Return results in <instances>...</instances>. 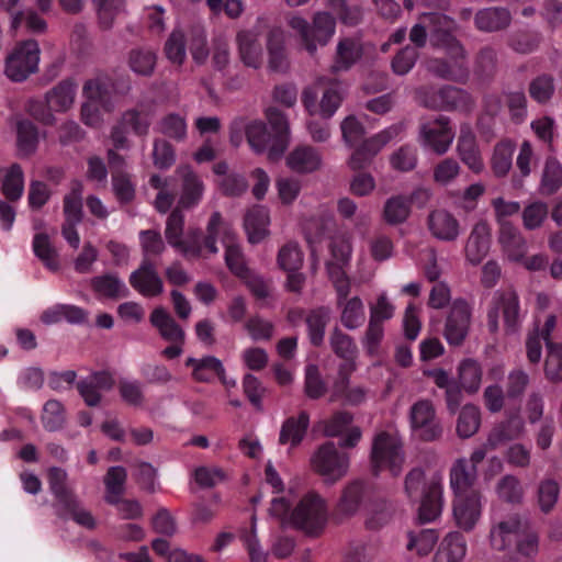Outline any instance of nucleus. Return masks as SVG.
<instances>
[{
  "label": "nucleus",
  "instance_id": "obj_57",
  "mask_svg": "<svg viewBox=\"0 0 562 562\" xmlns=\"http://www.w3.org/2000/svg\"><path fill=\"white\" fill-rule=\"evenodd\" d=\"M99 21L104 29L113 25L114 20L124 12L125 0H92Z\"/></svg>",
  "mask_w": 562,
  "mask_h": 562
},
{
  "label": "nucleus",
  "instance_id": "obj_58",
  "mask_svg": "<svg viewBox=\"0 0 562 562\" xmlns=\"http://www.w3.org/2000/svg\"><path fill=\"white\" fill-rule=\"evenodd\" d=\"M126 481V471L122 467H112L109 469L104 484L106 487L105 499L108 503H117L119 497L124 491Z\"/></svg>",
  "mask_w": 562,
  "mask_h": 562
},
{
  "label": "nucleus",
  "instance_id": "obj_5",
  "mask_svg": "<svg viewBox=\"0 0 562 562\" xmlns=\"http://www.w3.org/2000/svg\"><path fill=\"white\" fill-rule=\"evenodd\" d=\"M427 18L434 24L431 32L437 36L442 35V40L447 44L449 53L454 58L451 64L439 59L431 60L428 65L429 70L447 79L460 80L465 78L467 68L462 60L463 48L450 36V32L453 29V21L443 14H430Z\"/></svg>",
  "mask_w": 562,
  "mask_h": 562
},
{
  "label": "nucleus",
  "instance_id": "obj_31",
  "mask_svg": "<svg viewBox=\"0 0 562 562\" xmlns=\"http://www.w3.org/2000/svg\"><path fill=\"white\" fill-rule=\"evenodd\" d=\"M430 234L442 241H454L460 236V224L453 214L443 209L434 210L427 220Z\"/></svg>",
  "mask_w": 562,
  "mask_h": 562
},
{
  "label": "nucleus",
  "instance_id": "obj_46",
  "mask_svg": "<svg viewBox=\"0 0 562 562\" xmlns=\"http://www.w3.org/2000/svg\"><path fill=\"white\" fill-rule=\"evenodd\" d=\"M286 164L295 171L311 172L319 167L321 157L313 148L300 147L290 154Z\"/></svg>",
  "mask_w": 562,
  "mask_h": 562
},
{
  "label": "nucleus",
  "instance_id": "obj_21",
  "mask_svg": "<svg viewBox=\"0 0 562 562\" xmlns=\"http://www.w3.org/2000/svg\"><path fill=\"white\" fill-rule=\"evenodd\" d=\"M524 520L518 514L493 520L488 533V543L493 551L507 552L522 531Z\"/></svg>",
  "mask_w": 562,
  "mask_h": 562
},
{
  "label": "nucleus",
  "instance_id": "obj_52",
  "mask_svg": "<svg viewBox=\"0 0 562 562\" xmlns=\"http://www.w3.org/2000/svg\"><path fill=\"white\" fill-rule=\"evenodd\" d=\"M237 41L243 61L249 67H259L261 58L256 35L250 31H243L238 34Z\"/></svg>",
  "mask_w": 562,
  "mask_h": 562
},
{
  "label": "nucleus",
  "instance_id": "obj_22",
  "mask_svg": "<svg viewBox=\"0 0 562 562\" xmlns=\"http://www.w3.org/2000/svg\"><path fill=\"white\" fill-rule=\"evenodd\" d=\"M317 89L322 92L319 102H316V93L305 91L304 104L312 115H319L323 119H329L334 115L342 100V88L339 82L331 81L323 87V81L317 83Z\"/></svg>",
  "mask_w": 562,
  "mask_h": 562
},
{
  "label": "nucleus",
  "instance_id": "obj_33",
  "mask_svg": "<svg viewBox=\"0 0 562 562\" xmlns=\"http://www.w3.org/2000/svg\"><path fill=\"white\" fill-rule=\"evenodd\" d=\"M303 263V254L297 244L290 243L283 247V271H286V288L297 292L302 289L305 278L299 272Z\"/></svg>",
  "mask_w": 562,
  "mask_h": 562
},
{
  "label": "nucleus",
  "instance_id": "obj_23",
  "mask_svg": "<svg viewBox=\"0 0 562 562\" xmlns=\"http://www.w3.org/2000/svg\"><path fill=\"white\" fill-rule=\"evenodd\" d=\"M442 508L443 476L439 472H434L428 476L424 494L420 496L418 519L422 522L435 521L441 515Z\"/></svg>",
  "mask_w": 562,
  "mask_h": 562
},
{
  "label": "nucleus",
  "instance_id": "obj_63",
  "mask_svg": "<svg viewBox=\"0 0 562 562\" xmlns=\"http://www.w3.org/2000/svg\"><path fill=\"white\" fill-rule=\"evenodd\" d=\"M38 133L30 121H21L18 124V149L21 155H30L36 149Z\"/></svg>",
  "mask_w": 562,
  "mask_h": 562
},
{
  "label": "nucleus",
  "instance_id": "obj_61",
  "mask_svg": "<svg viewBox=\"0 0 562 562\" xmlns=\"http://www.w3.org/2000/svg\"><path fill=\"white\" fill-rule=\"evenodd\" d=\"M461 172V167L453 158L440 160L432 171V179L439 186H449L456 181Z\"/></svg>",
  "mask_w": 562,
  "mask_h": 562
},
{
  "label": "nucleus",
  "instance_id": "obj_45",
  "mask_svg": "<svg viewBox=\"0 0 562 562\" xmlns=\"http://www.w3.org/2000/svg\"><path fill=\"white\" fill-rule=\"evenodd\" d=\"M186 364L193 369V378L201 382H207L218 375H223V364L214 357L203 359L188 358Z\"/></svg>",
  "mask_w": 562,
  "mask_h": 562
},
{
  "label": "nucleus",
  "instance_id": "obj_3",
  "mask_svg": "<svg viewBox=\"0 0 562 562\" xmlns=\"http://www.w3.org/2000/svg\"><path fill=\"white\" fill-rule=\"evenodd\" d=\"M328 512L325 501L315 493L299 497L293 487L283 496V520L308 535H318L325 527Z\"/></svg>",
  "mask_w": 562,
  "mask_h": 562
},
{
  "label": "nucleus",
  "instance_id": "obj_53",
  "mask_svg": "<svg viewBox=\"0 0 562 562\" xmlns=\"http://www.w3.org/2000/svg\"><path fill=\"white\" fill-rule=\"evenodd\" d=\"M189 40V32L175 29L165 44L167 58L176 65H182L187 57L186 43Z\"/></svg>",
  "mask_w": 562,
  "mask_h": 562
},
{
  "label": "nucleus",
  "instance_id": "obj_50",
  "mask_svg": "<svg viewBox=\"0 0 562 562\" xmlns=\"http://www.w3.org/2000/svg\"><path fill=\"white\" fill-rule=\"evenodd\" d=\"M362 48L358 41L355 40H342L338 43L337 55L333 69L347 70L353 65L361 56Z\"/></svg>",
  "mask_w": 562,
  "mask_h": 562
},
{
  "label": "nucleus",
  "instance_id": "obj_30",
  "mask_svg": "<svg viewBox=\"0 0 562 562\" xmlns=\"http://www.w3.org/2000/svg\"><path fill=\"white\" fill-rule=\"evenodd\" d=\"M468 552L465 537L459 530L447 532L438 542L432 562H461Z\"/></svg>",
  "mask_w": 562,
  "mask_h": 562
},
{
  "label": "nucleus",
  "instance_id": "obj_1",
  "mask_svg": "<svg viewBox=\"0 0 562 562\" xmlns=\"http://www.w3.org/2000/svg\"><path fill=\"white\" fill-rule=\"evenodd\" d=\"M524 428L520 418H510L506 423L496 426L490 434L485 448L475 449L469 459H457L449 472V485L452 494L480 492L473 488L477 475V464L486 454V448L494 449L499 443L518 437Z\"/></svg>",
  "mask_w": 562,
  "mask_h": 562
},
{
  "label": "nucleus",
  "instance_id": "obj_8",
  "mask_svg": "<svg viewBox=\"0 0 562 562\" xmlns=\"http://www.w3.org/2000/svg\"><path fill=\"white\" fill-rule=\"evenodd\" d=\"M405 462L403 443L397 432L381 431L372 442L371 463L375 472L387 470L397 476Z\"/></svg>",
  "mask_w": 562,
  "mask_h": 562
},
{
  "label": "nucleus",
  "instance_id": "obj_44",
  "mask_svg": "<svg viewBox=\"0 0 562 562\" xmlns=\"http://www.w3.org/2000/svg\"><path fill=\"white\" fill-rule=\"evenodd\" d=\"M510 14L503 8H490L477 12L475 24L482 31L493 32L509 24Z\"/></svg>",
  "mask_w": 562,
  "mask_h": 562
},
{
  "label": "nucleus",
  "instance_id": "obj_10",
  "mask_svg": "<svg viewBox=\"0 0 562 562\" xmlns=\"http://www.w3.org/2000/svg\"><path fill=\"white\" fill-rule=\"evenodd\" d=\"M41 49L34 40L20 42L5 58L4 74L12 81H23L36 72Z\"/></svg>",
  "mask_w": 562,
  "mask_h": 562
},
{
  "label": "nucleus",
  "instance_id": "obj_55",
  "mask_svg": "<svg viewBox=\"0 0 562 562\" xmlns=\"http://www.w3.org/2000/svg\"><path fill=\"white\" fill-rule=\"evenodd\" d=\"M69 504L64 502L59 506H57V512L59 515L70 517L78 525L85 528H93L95 526V520L92 517L91 513L81 506L77 497L74 495L70 497Z\"/></svg>",
  "mask_w": 562,
  "mask_h": 562
},
{
  "label": "nucleus",
  "instance_id": "obj_36",
  "mask_svg": "<svg viewBox=\"0 0 562 562\" xmlns=\"http://www.w3.org/2000/svg\"><path fill=\"white\" fill-rule=\"evenodd\" d=\"M33 252L44 267L57 272L60 268L59 254L46 233H36L32 241Z\"/></svg>",
  "mask_w": 562,
  "mask_h": 562
},
{
  "label": "nucleus",
  "instance_id": "obj_54",
  "mask_svg": "<svg viewBox=\"0 0 562 562\" xmlns=\"http://www.w3.org/2000/svg\"><path fill=\"white\" fill-rule=\"evenodd\" d=\"M156 54L149 48H134L128 54V66L137 75L148 76L156 66Z\"/></svg>",
  "mask_w": 562,
  "mask_h": 562
},
{
  "label": "nucleus",
  "instance_id": "obj_32",
  "mask_svg": "<svg viewBox=\"0 0 562 562\" xmlns=\"http://www.w3.org/2000/svg\"><path fill=\"white\" fill-rule=\"evenodd\" d=\"M114 385L113 376L109 372H95L83 379L78 384V390L86 404L95 406L103 393Z\"/></svg>",
  "mask_w": 562,
  "mask_h": 562
},
{
  "label": "nucleus",
  "instance_id": "obj_15",
  "mask_svg": "<svg viewBox=\"0 0 562 562\" xmlns=\"http://www.w3.org/2000/svg\"><path fill=\"white\" fill-rule=\"evenodd\" d=\"M454 137L449 119L442 115L425 121L419 127L418 142L420 146L440 156L450 149Z\"/></svg>",
  "mask_w": 562,
  "mask_h": 562
},
{
  "label": "nucleus",
  "instance_id": "obj_42",
  "mask_svg": "<svg viewBox=\"0 0 562 562\" xmlns=\"http://www.w3.org/2000/svg\"><path fill=\"white\" fill-rule=\"evenodd\" d=\"M150 321L166 340L176 344L183 341V330L164 308H156L150 316Z\"/></svg>",
  "mask_w": 562,
  "mask_h": 562
},
{
  "label": "nucleus",
  "instance_id": "obj_17",
  "mask_svg": "<svg viewBox=\"0 0 562 562\" xmlns=\"http://www.w3.org/2000/svg\"><path fill=\"white\" fill-rule=\"evenodd\" d=\"M501 314L504 325L508 330H515L520 324L521 316L518 297L513 291L494 293L487 314L488 327L492 331L498 329Z\"/></svg>",
  "mask_w": 562,
  "mask_h": 562
},
{
  "label": "nucleus",
  "instance_id": "obj_19",
  "mask_svg": "<svg viewBox=\"0 0 562 562\" xmlns=\"http://www.w3.org/2000/svg\"><path fill=\"white\" fill-rule=\"evenodd\" d=\"M154 117V109L150 105H140L136 109L126 111L122 116L120 125L115 126L111 133V138L115 149H126L130 146L128 139L123 131V126H128L137 135H146Z\"/></svg>",
  "mask_w": 562,
  "mask_h": 562
},
{
  "label": "nucleus",
  "instance_id": "obj_28",
  "mask_svg": "<svg viewBox=\"0 0 562 562\" xmlns=\"http://www.w3.org/2000/svg\"><path fill=\"white\" fill-rule=\"evenodd\" d=\"M130 283L138 293L147 297L157 296L164 291L162 280L149 258H143L139 268L131 273Z\"/></svg>",
  "mask_w": 562,
  "mask_h": 562
},
{
  "label": "nucleus",
  "instance_id": "obj_41",
  "mask_svg": "<svg viewBox=\"0 0 562 562\" xmlns=\"http://www.w3.org/2000/svg\"><path fill=\"white\" fill-rule=\"evenodd\" d=\"M515 144L510 140L497 143L491 157V168L495 177H505L513 166Z\"/></svg>",
  "mask_w": 562,
  "mask_h": 562
},
{
  "label": "nucleus",
  "instance_id": "obj_60",
  "mask_svg": "<svg viewBox=\"0 0 562 562\" xmlns=\"http://www.w3.org/2000/svg\"><path fill=\"white\" fill-rule=\"evenodd\" d=\"M366 488L362 482L355 481L344 490L339 509L346 515H352L359 508L360 502L364 496Z\"/></svg>",
  "mask_w": 562,
  "mask_h": 562
},
{
  "label": "nucleus",
  "instance_id": "obj_2",
  "mask_svg": "<svg viewBox=\"0 0 562 562\" xmlns=\"http://www.w3.org/2000/svg\"><path fill=\"white\" fill-rule=\"evenodd\" d=\"M268 123L252 121L245 124L241 119L235 120L231 125V143L239 146L243 142L241 132L245 128L247 142L251 149L258 154L267 153L272 161L279 160V145L281 140V108L276 98L274 104L266 110Z\"/></svg>",
  "mask_w": 562,
  "mask_h": 562
},
{
  "label": "nucleus",
  "instance_id": "obj_6",
  "mask_svg": "<svg viewBox=\"0 0 562 562\" xmlns=\"http://www.w3.org/2000/svg\"><path fill=\"white\" fill-rule=\"evenodd\" d=\"M495 218L499 224V243L507 256L512 260H520L526 252V240L509 223V218L520 211V204L517 201H508L502 196L495 198L491 202Z\"/></svg>",
  "mask_w": 562,
  "mask_h": 562
},
{
  "label": "nucleus",
  "instance_id": "obj_27",
  "mask_svg": "<svg viewBox=\"0 0 562 562\" xmlns=\"http://www.w3.org/2000/svg\"><path fill=\"white\" fill-rule=\"evenodd\" d=\"M401 131V125L391 126L368 139L352 154L348 162L349 167L353 170L366 168L370 164L372 157L376 155L391 139L396 137Z\"/></svg>",
  "mask_w": 562,
  "mask_h": 562
},
{
  "label": "nucleus",
  "instance_id": "obj_11",
  "mask_svg": "<svg viewBox=\"0 0 562 562\" xmlns=\"http://www.w3.org/2000/svg\"><path fill=\"white\" fill-rule=\"evenodd\" d=\"M484 497L480 492L452 494L451 517L459 531L471 532L481 521Z\"/></svg>",
  "mask_w": 562,
  "mask_h": 562
},
{
  "label": "nucleus",
  "instance_id": "obj_24",
  "mask_svg": "<svg viewBox=\"0 0 562 562\" xmlns=\"http://www.w3.org/2000/svg\"><path fill=\"white\" fill-rule=\"evenodd\" d=\"M471 324L470 305L462 300L453 302L446 319L443 336L449 345L460 346L469 334Z\"/></svg>",
  "mask_w": 562,
  "mask_h": 562
},
{
  "label": "nucleus",
  "instance_id": "obj_29",
  "mask_svg": "<svg viewBox=\"0 0 562 562\" xmlns=\"http://www.w3.org/2000/svg\"><path fill=\"white\" fill-rule=\"evenodd\" d=\"M491 246V231L486 222L476 223L465 244L464 255L469 263L480 265L487 256Z\"/></svg>",
  "mask_w": 562,
  "mask_h": 562
},
{
  "label": "nucleus",
  "instance_id": "obj_47",
  "mask_svg": "<svg viewBox=\"0 0 562 562\" xmlns=\"http://www.w3.org/2000/svg\"><path fill=\"white\" fill-rule=\"evenodd\" d=\"M150 186L158 191L155 199V207L160 213H166L175 201L173 180L170 177L151 176Z\"/></svg>",
  "mask_w": 562,
  "mask_h": 562
},
{
  "label": "nucleus",
  "instance_id": "obj_14",
  "mask_svg": "<svg viewBox=\"0 0 562 562\" xmlns=\"http://www.w3.org/2000/svg\"><path fill=\"white\" fill-rule=\"evenodd\" d=\"M289 24L296 30L306 46V49L313 53L317 45H325L335 33V19L327 12L315 14L313 24L310 26L305 20L293 16Z\"/></svg>",
  "mask_w": 562,
  "mask_h": 562
},
{
  "label": "nucleus",
  "instance_id": "obj_48",
  "mask_svg": "<svg viewBox=\"0 0 562 562\" xmlns=\"http://www.w3.org/2000/svg\"><path fill=\"white\" fill-rule=\"evenodd\" d=\"M458 374L460 385L465 392L475 393L479 391L482 382V369L475 360H463L459 364Z\"/></svg>",
  "mask_w": 562,
  "mask_h": 562
},
{
  "label": "nucleus",
  "instance_id": "obj_34",
  "mask_svg": "<svg viewBox=\"0 0 562 562\" xmlns=\"http://www.w3.org/2000/svg\"><path fill=\"white\" fill-rule=\"evenodd\" d=\"M270 218L268 211L262 206L250 209L244 221V227L251 244L260 243L269 233Z\"/></svg>",
  "mask_w": 562,
  "mask_h": 562
},
{
  "label": "nucleus",
  "instance_id": "obj_37",
  "mask_svg": "<svg viewBox=\"0 0 562 562\" xmlns=\"http://www.w3.org/2000/svg\"><path fill=\"white\" fill-rule=\"evenodd\" d=\"M328 249L330 257L326 262L327 269L344 268L349 263L352 245L348 235L342 233L333 235L329 239Z\"/></svg>",
  "mask_w": 562,
  "mask_h": 562
},
{
  "label": "nucleus",
  "instance_id": "obj_26",
  "mask_svg": "<svg viewBox=\"0 0 562 562\" xmlns=\"http://www.w3.org/2000/svg\"><path fill=\"white\" fill-rule=\"evenodd\" d=\"M456 150L460 160L470 171L475 175L484 171L485 164L475 134L467 124L460 127Z\"/></svg>",
  "mask_w": 562,
  "mask_h": 562
},
{
  "label": "nucleus",
  "instance_id": "obj_56",
  "mask_svg": "<svg viewBox=\"0 0 562 562\" xmlns=\"http://www.w3.org/2000/svg\"><path fill=\"white\" fill-rule=\"evenodd\" d=\"M480 424L481 413L479 407L469 404L463 406L460 412L457 423V431L460 437L469 438L479 430Z\"/></svg>",
  "mask_w": 562,
  "mask_h": 562
},
{
  "label": "nucleus",
  "instance_id": "obj_12",
  "mask_svg": "<svg viewBox=\"0 0 562 562\" xmlns=\"http://www.w3.org/2000/svg\"><path fill=\"white\" fill-rule=\"evenodd\" d=\"M76 97V86L69 80L59 82L45 94L47 109H42L37 103L29 105V112L37 121L50 125L55 122L53 112L61 113L68 111Z\"/></svg>",
  "mask_w": 562,
  "mask_h": 562
},
{
  "label": "nucleus",
  "instance_id": "obj_16",
  "mask_svg": "<svg viewBox=\"0 0 562 562\" xmlns=\"http://www.w3.org/2000/svg\"><path fill=\"white\" fill-rule=\"evenodd\" d=\"M409 425L413 435L425 441L436 440L442 431L436 409L428 400H420L411 407Z\"/></svg>",
  "mask_w": 562,
  "mask_h": 562
},
{
  "label": "nucleus",
  "instance_id": "obj_38",
  "mask_svg": "<svg viewBox=\"0 0 562 562\" xmlns=\"http://www.w3.org/2000/svg\"><path fill=\"white\" fill-rule=\"evenodd\" d=\"M330 346L338 357L347 360V363L340 370V374L344 375L355 370L353 360L357 356V347L352 338L341 330L335 329L330 336Z\"/></svg>",
  "mask_w": 562,
  "mask_h": 562
},
{
  "label": "nucleus",
  "instance_id": "obj_25",
  "mask_svg": "<svg viewBox=\"0 0 562 562\" xmlns=\"http://www.w3.org/2000/svg\"><path fill=\"white\" fill-rule=\"evenodd\" d=\"M176 176L180 180L179 206L187 210L196 206L205 191L201 177L189 165L178 166Z\"/></svg>",
  "mask_w": 562,
  "mask_h": 562
},
{
  "label": "nucleus",
  "instance_id": "obj_20",
  "mask_svg": "<svg viewBox=\"0 0 562 562\" xmlns=\"http://www.w3.org/2000/svg\"><path fill=\"white\" fill-rule=\"evenodd\" d=\"M353 415L347 412H337L323 419L318 426L326 437H338L341 448H353L360 441L362 431L352 425Z\"/></svg>",
  "mask_w": 562,
  "mask_h": 562
},
{
  "label": "nucleus",
  "instance_id": "obj_35",
  "mask_svg": "<svg viewBox=\"0 0 562 562\" xmlns=\"http://www.w3.org/2000/svg\"><path fill=\"white\" fill-rule=\"evenodd\" d=\"M0 184L1 192L8 200H20L24 192V173L20 165L12 164L8 168H0Z\"/></svg>",
  "mask_w": 562,
  "mask_h": 562
},
{
  "label": "nucleus",
  "instance_id": "obj_13",
  "mask_svg": "<svg viewBox=\"0 0 562 562\" xmlns=\"http://www.w3.org/2000/svg\"><path fill=\"white\" fill-rule=\"evenodd\" d=\"M349 463L348 454L339 452L334 442L324 443L311 458L313 470L327 483L341 480L349 470Z\"/></svg>",
  "mask_w": 562,
  "mask_h": 562
},
{
  "label": "nucleus",
  "instance_id": "obj_40",
  "mask_svg": "<svg viewBox=\"0 0 562 562\" xmlns=\"http://www.w3.org/2000/svg\"><path fill=\"white\" fill-rule=\"evenodd\" d=\"M408 551L417 555L426 557L432 552L435 546L439 541L438 532L435 529H420L417 531H409L407 533Z\"/></svg>",
  "mask_w": 562,
  "mask_h": 562
},
{
  "label": "nucleus",
  "instance_id": "obj_7",
  "mask_svg": "<svg viewBox=\"0 0 562 562\" xmlns=\"http://www.w3.org/2000/svg\"><path fill=\"white\" fill-rule=\"evenodd\" d=\"M85 102L81 105V121L90 127L100 128L105 114L114 110L110 85L105 79L94 78L83 86Z\"/></svg>",
  "mask_w": 562,
  "mask_h": 562
},
{
  "label": "nucleus",
  "instance_id": "obj_49",
  "mask_svg": "<svg viewBox=\"0 0 562 562\" xmlns=\"http://www.w3.org/2000/svg\"><path fill=\"white\" fill-rule=\"evenodd\" d=\"M409 201L403 195L387 199L383 207V218L390 225L404 223L409 217Z\"/></svg>",
  "mask_w": 562,
  "mask_h": 562
},
{
  "label": "nucleus",
  "instance_id": "obj_18",
  "mask_svg": "<svg viewBox=\"0 0 562 562\" xmlns=\"http://www.w3.org/2000/svg\"><path fill=\"white\" fill-rule=\"evenodd\" d=\"M417 98L424 106L438 110H467L472 103L465 91L453 87L422 89Z\"/></svg>",
  "mask_w": 562,
  "mask_h": 562
},
{
  "label": "nucleus",
  "instance_id": "obj_51",
  "mask_svg": "<svg viewBox=\"0 0 562 562\" xmlns=\"http://www.w3.org/2000/svg\"><path fill=\"white\" fill-rule=\"evenodd\" d=\"M338 306L341 308L340 321L346 328L356 329L363 324L364 308L360 297L353 296L341 301Z\"/></svg>",
  "mask_w": 562,
  "mask_h": 562
},
{
  "label": "nucleus",
  "instance_id": "obj_9",
  "mask_svg": "<svg viewBox=\"0 0 562 562\" xmlns=\"http://www.w3.org/2000/svg\"><path fill=\"white\" fill-rule=\"evenodd\" d=\"M184 217L180 210L171 212L166 224V238L171 247L187 259L203 256V238L199 231H189L182 237Z\"/></svg>",
  "mask_w": 562,
  "mask_h": 562
},
{
  "label": "nucleus",
  "instance_id": "obj_4",
  "mask_svg": "<svg viewBox=\"0 0 562 562\" xmlns=\"http://www.w3.org/2000/svg\"><path fill=\"white\" fill-rule=\"evenodd\" d=\"M221 238L225 247V262L227 268L238 278L247 277L250 271L245 262L240 246L236 243L235 234L231 226L222 218L218 212H214L206 226V235L203 238V256L218 252L217 239Z\"/></svg>",
  "mask_w": 562,
  "mask_h": 562
},
{
  "label": "nucleus",
  "instance_id": "obj_62",
  "mask_svg": "<svg viewBox=\"0 0 562 562\" xmlns=\"http://www.w3.org/2000/svg\"><path fill=\"white\" fill-rule=\"evenodd\" d=\"M549 209L542 201H532L522 210L521 217L525 228L536 229L547 220Z\"/></svg>",
  "mask_w": 562,
  "mask_h": 562
},
{
  "label": "nucleus",
  "instance_id": "obj_39",
  "mask_svg": "<svg viewBox=\"0 0 562 562\" xmlns=\"http://www.w3.org/2000/svg\"><path fill=\"white\" fill-rule=\"evenodd\" d=\"M93 291L103 297L120 299L128 294L125 283L115 274L108 273L91 279Z\"/></svg>",
  "mask_w": 562,
  "mask_h": 562
},
{
  "label": "nucleus",
  "instance_id": "obj_64",
  "mask_svg": "<svg viewBox=\"0 0 562 562\" xmlns=\"http://www.w3.org/2000/svg\"><path fill=\"white\" fill-rule=\"evenodd\" d=\"M547 348L546 374L552 381H560L562 380V346L548 341Z\"/></svg>",
  "mask_w": 562,
  "mask_h": 562
},
{
  "label": "nucleus",
  "instance_id": "obj_43",
  "mask_svg": "<svg viewBox=\"0 0 562 562\" xmlns=\"http://www.w3.org/2000/svg\"><path fill=\"white\" fill-rule=\"evenodd\" d=\"M561 187L562 165L555 158H547L541 172L539 190L544 195H551Z\"/></svg>",
  "mask_w": 562,
  "mask_h": 562
},
{
  "label": "nucleus",
  "instance_id": "obj_59",
  "mask_svg": "<svg viewBox=\"0 0 562 562\" xmlns=\"http://www.w3.org/2000/svg\"><path fill=\"white\" fill-rule=\"evenodd\" d=\"M158 131L177 140L181 142L187 136V122L186 119L176 113H170L161 119L157 126Z\"/></svg>",
  "mask_w": 562,
  "mask_h": 562
}]
</instances>
